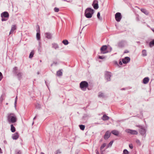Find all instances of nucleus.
Here are the masks:
<instances>
[{
    "label": "nucleus",
    "mask_w": 154,
    "mask_h": 154,
    "mask_svg": "<svg viewBox=\"0 0 154 154\" xmlns=\"http://www.w3.org/2000/svg\"><path fill=\"white\" fill-rule=\"evenodd\" d=\"M12 72L15 76L17 77L19 80H21L22 78L23 74L20 70L18 69L17 67H15L13 68Z\"/></svg>",
    "instance_id": "nucleus-1"
},
{
    "label": "nucleus",
    "mask_w": 154,
    "mask_h": 154,
    "mask_svg": "<svg viewBox=\"0 0 154 154\" xmlns=\"http://www.w3.org/2000/svg\"><path fill=\"white\" fill-rule=\"evenodd\" d=\"M94 12V10L91 8H87L85 11V16L88 18H90L92 17L93 14Z\"/></svg>",
    "instance_id": "nucleus-2"
},
{
    "label": "nucleus",
    "mask_w": 154,
    "mask_h": 154,
    "mask_svg": "<svg viewBox=\"0 0 154 154\" xmlns=\"http://www.w3.org/2000/svg\"><path fill=\"white\" fill-rule=\"evenodd\" d=\"M8 122L10 123H14L16 122L17 119L13 113L10 114L8 116Z\"/></svg>",
    "instance_id": "nucleus-3"
},
{
    "label": "nucleus",
    "mask_w": 154,
    "mask_h": 154,
    "mask_svg": "<svg viewBox=\"0 0 154 154\" xmlns=\"http://www.w3.org/2000/svg\"><path fill=\"white\" fill-rule=\"evenodd\" d=\"M88 86V84L87 82L85 81H83L80 84V87L81 89L84 91H85Z\"/></svg>",
    "instance_id": "nucleus-4"
},
{
    "label": "nucleus",
    "mask_w": 154,
    "mask_h": 154,
    "mask_svg": "<svg viewBox=\"0 0 154 154\" xmlns=\"http://www.w3.org/2000/svg\"><path fill=\"white\" fill-rule=\"evenodd\" d=\"M122 18V16L121 13L117 12L115 15V18L117 22H120Z\"/></svg>",
    "instance_id": "nucleus-5"
},
{
    "label": "nucleus",
    "mask_w": 154,
    "mask_h": 154,
    "mask_svg": "<svg viewBox=\"0 0 154 154\" xmlns=\"http://www.w3.org/2000/svg\"><path fill=\"white\" fill-rule=\"evenodd\" d=\"M126 132L133 135H137L138 134L136 131L131 129H126Z\"/></svg>",
    "instance_id": "nucleus-6"
},
{
    "label": "nucleus",
    "mask_w": 154,
    "mask_h": 154,
    "mask_svg": "<svg viewBox=\"0 0 154 154\" xmlns=\"http://www.w3.org/2000/svg\"><path fill=\"white\" fill-rule=\"evenodd\" d=\"M111 76V73L108 72H106L105 73V79L107 81H110L111 80L110 77Z\"/></svg>",
    "instance_id": "nucleus-7"
},
{
    "label": "nucleus",
    "mask_w": 154,
    "mask_h": 154,
    "mask_svg": "<svg viewBox=\"0 0 154 154\" xmlns=\"http://www.w3.org/2000/svg\"><path fill=\"white\" fill-rule=\"evenodd\" d=\"M92 5L94 9H97L99 8L98 1L97 0H94Z\"/></svg>",
    "instance_id": "nucleus-8"
},
{
    "label": "nucleus",
    "mask_w": 154,
    "mask_h": 154,
    "mask_svg": "<svg viewBox=\"0 0 154 154\" xmlns=\"http://www.w3.org/2000/svg\"><path fill=\"white\" fill-rule=\"evenodd\" d=\"M125 42L124 41H121L118 42L117 46L119 48H122L124 47Z\"/></svg>",
    "instance_id": "nucleus-9"
},
{
    "label": "nucleus",
    "mask_w": 154,
    "mask_h": 154,
    "mask_svg": "<svg viewBox=\"0 0 154 154\" xmlns=\"http://www.w3.org/2000/svg\"><path fill=\"white\" fill-rule=\"evenodd\" d=\"M37 33H36V37L37 40H39L40 39V34L39 27L38 26V28L36 30Z\"/></svg>",
    "instance_id": "nucleus-10"
},
{
    "label": "nucleus",
    "mask_w": 154,
    "mask_h": 154,
    "mask_svg": "<svg viewBox=\"0 0 154 154\" xmlns=\"http://www.w3.org/2000/svg\"><path fill=\"white\" fill-rule=\"evenodd\" d=\"M107 48V47L106 45H103L100 48V51L101 53L104 54L107 53L108 52H105Z\"/></svg>",
    "instance_id": "nucleus-11"
},
{
    "label": "nucleus",
    "mask_w": 154,
    "mask_h": 154,
    "mask_svg": "<svg viewBox=\"0 0 154 154\" xmlns=\"http://www.w3.org/2000/svg\"><path fill=\"white\" fill-rule=\"evenodd\" d=\"M9 17V14L7 11H5L1 14V17H4L5 18H8Z\"/></svg>",
    "instance_id": "nucleus-12"
},
{
    "label": "nucleus",
    "mask_w": 154,
    "mask_h": 154,
    "mask_svg": "<svg viewBox=\"0 0 154 154\" xmlns=\"http://www.w3.org/2000/svg\"><path fill=\"white\" fill-rule=\"evenodd\" d=\"M139 131L140 134L142 136L146 134V130L144 127L141 128V129H140Z\"/></svg>",
    "instance_id": "nucleus-13"
},
{
    "label": "nucleus",
    "mask_w": 154,
    "mask_h": 154,
    "mask_svg": "<svg viewBox=\"0 0 154 154\" xmlns=\"http://www.w3.org/2000/svg\"><path fill=\"white\" fill-rule=\"evenodd\" d=\"M110 133L108 131L106 132L104 135V139L105 140L108 139L110 136Z\"/></svg>",
    "instance_id": "nucleus-14"
},
{
    "label": "nucleus",
    "mask_w": 154,
    "mask_h": 154,
    "mask_svg": "<svg viewBox=\"0 0 154 154\" xmlns=\"http://www.w3.org/2000/svg\"><path fill=\"white\" fill-rule=\"evenodd\" d=\"M19 137V135L18 132H16L12 135V138L14 140L17 139Z\"/></svg>",
    "instance_id": "nucleus-15"
},
{
    "label": "nucleus",
    "mask_w": 154,
    "mask_h": 154,
    "mask_svg": "<svg viewBox=\"0 0 154 154\" xmlns=\"http://www.w3.org/2000/svg\"><path fill=\"white\" fill-rule=\"evenodd\" d=\"M16 26L15 25H13L12 26L11 30H10L9 34H11L13 33L14 31L16 29Z\"/></svg>",
    "instance_id": "nucleus-16"
},
{
    "label": "nucleus",
    "mask_w": 154,
    "mask_h": 154,
    "mask_svg": "<svg viewBox=\"0 0 154 154\" xmlns=\"http://www.w3.org/2000/svg\"><path fill=\"white\" fill-rule=\"evenodd\" d=\"M45 37L48 39H50L52 37V34L49 32L45 33Z\"/></svg>",
    "instance_id": "nucleus-17"
},
{
    "label": "nucleus",
    "mask_w": 154,
    "mask_h": 154,
    "mask_svg": "<svg viewBox=\"0 0 154 154\" xmlns=\"http://www.w3.org/2000/svg\"><path fill=\"white\" fill-rule=\"evenodd\" d=\"M149 78L148 77L144 78L143 80V83L145 84H147L149 81Z\"/></svg>",
    "instance_id": "nucleus-18"
},
{
    "label": "nucleus",
    "mask_w": 154,
    "mask_h": 154,
    "mask_svg": "<svg viewBox=\"0 0 154 154\" xmlns=\"http://www.w3.org/2000/svg\"><path fill=\"white\" fill-rule=\"evenodd\" d=\"M101 119L103 121H105L108 120L109 119V118L106 114H104L103 116Z\"/></svg>",
    "instance_id": "nucleus-19"
},
{
    "label": "nucleus",
    "mask_w": 154,
    "mask_h": 154,
    "mask_svg": "<svg viewBox=\"0 0 154 154\" xmlns=\"http://www.w3.org/2000/svg\"><path fill=\"white\" fill-rule=\"evenodd\" d=\"M98 97L99 98H103L105 97V95L104 93L100 92L98 93Z\"/></svg>",
    "instance_id": "nucleus-20"
},
{
    "label": "nucleus",
    "mask_w": 154,
    "mask_h": 154,
    "mask_svg": "<svg viewBox=\"0 0 154 154\" xmlns=\"http://www.w3.org/2000/svg\"><path fill=\"white\" fill-rule=\"evenodd\" d=\"M62 69H60L57 71V75L58 76H62L63 75V73L62 71Z\"/></svg>",
    "instance_id": "nucleus-21"
},
{
    "label": "nucleus",
    "mask_w": 154,
    "mask_h": 154,
    "mask_svg": "<svg viewBox=\"0 0 154 154\" xmlns=\"http://www.w3.org/2000/svg\"><path fill=\"white\" fill-rule=\"evenodd\" d=\"M141 11L146 15H148L149 14L148 12L146 9L142 8L141 9Z\"/></svg>",
    "instance_id": "nucleus-22"
},
{
    "label": "nucleus",
    "mask_w": 154,
    "mask_h": 154,
    "mask_svg": "<svg viewBox=\"0 0 154 154\" xmlns=\"http://www.w3.org/2000/svg\"><path fill=\"white\" fill-rule=\"evenodd\" d=\"M111 133L112 134L116 136H118L119 134V132L116 130H113L112 131Z\"/></svg>",
    "instance_id": "nucleus-23"
},
{
    "label": "nucleus",
    "mask_w": 154,
    "mask_h": 154,
    "mask_svg": "<svg viewBox=\"0 0 154 154\" xmlns=\"http://www.w3.org/2000/svg\"><path fill=\"white\" fill-rule=\"evenodd\" d=\"M149 45L150 47H152L154 46V39L150 42L149 44Z\"/></svg>",
    "instance_id": "nucleus-24"
},
{
    "label": "nucleus",
    "mask_w": 154,
    "mask_h": 154,
    "mask_svg": "<svg viewBox=\"0 0 154 154\" xmlns=\"http://www.w3.org/2000/svg\"><path fill=\"white\" fill-rule=\"evenodd\" d=\"M11 130L12 132H14L15 131V128L13 126V124H11Z\"/></svg>",
    "instance_id": "nucleus-25"
},
{
    "label": "nucleus",
    "mask_w": 154,
    "mask_h": 154,
    "mask_svg": "<svg viewBox=\"0 0 154 154\" xmlns=\"http://www.w3.org/2000/svg\"><path fill=\"white\" fill-rule=\"evenodd\" d=\"M35 108L37 109H40L41 108V105L40 104L37 103L35 104Z\"/></svg>",
    "instance_id": "nucleus-26"
},
{
    "label": "nucleus",
    "mask_w": 154,
    "mask_h": 154,
    "mask_svg": "<svg viewBox=\"0 0 154 154\" xmlns=\"http://www.w3.org/2000/svg\"><path fill=\"white\" fill-rule=\"evenodd\" d=\"M142 55L143 56L145 57L147 55L146 52V50H143L142 51Z\"/></svg>",
    "instance_id": "nucleus-27"
},
{
    "label": "nucleus",
    "mask_w": 154,
    "mask_h": 154,
    "mask_svg": "<svg viewBox=\"0 0 154 154\" xmlns=\"http://www.w3.org/2000/svg\"><path fill=\"white\" fill-rule=\"evenodd\" d=\"M131 59L128 57H126V64L130 62Z\"/></svg>",
    "instance_id": "nucleus-28"
},
{
    "label": "nucleus",
    "mask_w": 154,
    "mask_h": 154,
    "mask_svg": "<svg viewBox=\"0 0 154 154\" xmlns=\"http://www.w3.org/2000/svg\"><path fill=\"white\" fill-rule=\"evenodd\" d=\"M62 43L65 45H67L69 44V42L67 40H63Z\"/></svg>",
    "instance_id": "nucleus-29"
},
{
    "label": "nucleus",
    "mask_w": 154,
    "mask_h": 154,
    "mask_svg": "<svg viewBox=\"0 0 154 154\" xmlns=\"http://www.w3.org/2000/svg\"><path fill=\"white\" fill-rule=\"evenodd\" d=\"M22 152L21 151L18 150H16L15 151V154H21Z\"/></svg>",
    "instance_id": "nucleus-30"
},
{
    "label": "nucleus",
    "mask_w": 154,
    "mask_h": 154,
    "mask_svg": "<svg viewBox=\"0 0 154 154\" xmlns=\"http://www.w3.org/2000/svg\"><path fill=\"white\" fill-rule=\"evenodd\" d=\"M34 52L33 51H32L30 53L29 55V58H32L33 56Z\"/></svg>",
    "instance_id": "nucleus-31"
},
{
    "label": "nucleus",
    "mask_w": 154,
    "mask_h": 154,
    "mask_svg": "<svg viewBox=\"0 0 154 154\" xmlns=\"http://www.w3.org/2000/svg\"><path fill=\"white\" fill-rule=\"evenodd\" d=\"M106 146V143H104L100 147V151H102L103 149Z\"/></svg>",
    "instance_id": "nucleus-32"
},
{
    "label": "nucleus",
    "mask_w": 154,
    "mask_h": 154,
    "mask_svg": "<svg viewBox=\"0 0 154 154\" xmlns=\"http://www.w3.org/2000/svg\"><path fill=\"white\" fill-rule=\"evenodd\" d=\"M113 143V141H111L110 143H109V144L107 145L106 148H108L109 147H110L112 146V143Z\"/></svg>",
    "instance_id": "nucleus-33"
},
{
    "label": "nucleus",
    "mask_w": 154,
    "mask_h": 154,
    "mask_svg": "<svg viewBox=\"0 0 154 154\" xmlns=\"http://www.w3.org/2000/svg\"><path fill=\"white\" fill-rule=\"evenodd\" d=\"M80 129L82 130H84L85 128V126L83 125H79Z\"/></svg>",
    "instance_id": "nucleus-34"
},
{
    "label": "nucleus",
    "mask_w": 154,
    "mask_h": 154,
    "mask_svg": "<svg viewBox=\"0 0 154 154\" xmlns=\"http://www.w3.org/2000/svg\"><path fill=\"white\" fill-rule=\"evenodd\" d=\"M17 96H16L15 98L14 103V107L16 108V104H17Z\"/></svg>",
    "instance_id": "nucleus-35"
},
{
    "label": "nucleus",
    "mask_w": 154,
    "mask_h": 154,
    "mask_svg": "<svg viewBox=\"0 0 154 154\" xmlns=\"http://www.w3.org/2000/svg\"><path fill=\"white\" fill-rule=\"evenodd\" d=\"M54 10L55 12H58L59 11V10L58 8L56 7H55L54 8Z\"/></svg>",
    "instance_id": "nucleus-36"
},
{
    "label": "nucleus",
    "mask_w": 154,
    "mask_h": 154,
    "mask_svg": "<svg viewBox=\"0 0 154 154\" xmlns=\"http://www.w3.org/2000/svg\"><path fill=\"white\" fill-rule=\"evenodd\" d=\"M55 49H56L57 48H59V47L58 46V45L57 44H54L53 45Z\"/></svg>",
    "instance_id": "nucleus-37"
},
{
    "label": "nucleus",
    "mask_w": 154,
    "mask_h": 154,
    "mask_svg": "<svg viewBox=\"0 0 154 154\" xmlns=\"http://www.w3.org/2000/svg\"><path fill=\"white\" fill-rule=\"evenodd\" d=\"M8 19H7V18H5L3 17H2L1 20L2 21H6Z\"/></svg>",
    "instance_id": "nucleus-38"
},
{
    "label": "nucleus",
    "mask_w": 154,
    "mask_h": 154,
    "mask_svg": "<svg viewBox=\"0 0 154 154\" xmlns=\"http://www.w3.org/2000/svg\"><path fill=\"white\" fill-rule=\"evenodd\" d=\"M3 78V75L2 73L0 72V81L2 80Z\"/></svg>",
    "instance_id": "nucleus-39"
},
{
    "label": "nucleus",
    "mask_w": 154,
    "mask_h": 154,
    "mask_svg": "<svg viewBox=\"0 0 154 154\" xmlns=\"http://www.w3.org/2000/svg\"><path fill=\"white\" fill-rule=\"evenodd\" d=\"M129 148L131 149H132L133 147V145L131 143L129 145Z\"/></svg>",
    "instance_id": "nucleus-40"
},
{
    "label": "nucleus",
    "mask_w": 154,
    "mask_h": 154,
    "mask_svg": "<svg viewBox=\"0 0 154 154\" xmlns=\"http://www.w3.org/2000/svg\"><path fill=\"white\" fill-rule=\"evenodd\" d=\"M97 18L99 19H100V13L99 12H98L97 13Z\"/></svg>",
    "instance_id": "nucleus-41"
},
{
    "label": "nucleus",
    "mask_w": 154,
    "mask_h": 154,
    "mask_svg": "<svg viewBox=\"0 0 154 154\" xmlns=\"http://www.w3.org/2000/svg\"><path fill=\"white\" fill-rule=\"evenodd\" d=\"M61 153V152L60 151L59 149H58L56 151V154H60Z\"/></svg>",
    "instance_id": "nucleus-42"
},
{
    "label": "nucleus",
    "mask_w": 154,
    "mask_h": 154,
    "mask_svg": "<svg viewBox=\"0 0 154 154\" xmlns=\"http://www.w3.org/2000/svg\"><path fill=\"white\" fill-rule=\"evenodd\" d=\"M105 58V57L104 56H99V58L100 59H104Z\"/></svg>",
    "instance_id": "nucleus-43"
},
{
    "label": "nucleus",
    "mask_w": 154,
    "mask_h": 154,
    "mask_svg": "<svg viewBox=\"0 0 154 154\" xmlns=\"http://www.w3.org/2000/svg\"><path fill=\"white\" fill-rule=\"evenodd\" d=\"M136 126L139 128L140 129H141V128H143V126L141 125H137Z\"/></svg>",
    "instance_id": "nucleus-44"
},
{
    "label": "nucleus",
    "mask_w": 154,
    "mask_h": 154,
    "mask_svg": "<svg viewBox=\"0 0 154 154\" xmlns=\"http://www.w3.org/2000/svg\"><path fill=\"white\" fill-rule=\"evenodd\" d=\"M122 61L124 64H125V57L122 59Z\"/></svg>",
    "instance_id": "nucleus-45"
},
{
    "label": "nucleus",
    "mask_w": 154,
    "mask_h": 154,
    "mask_svg": "<svg viewBox=\"0 0 154 154\" xmlns=\"http://www.w3.org/2000/svg\"><path fill=\"white\" fill-rule=\"evenodd\" d=\"M119 63L120 65H122V61L121 60V59H120L119 60Z\"/></svg>",
    "instance_id": "nucleus-46"
},
{
    "label": "nucleus",
    "mask_w": 154,
    "mask_h": 154,
    "mask_svg": "<svg viewBox=\"0 0 154 154\" xmlns=\"http://www.w3.org/2000/svg\"><path fill=\"white\" fill-rule=\"evenodd\" d=\"M63 1H65V2H70V3L72 2V1H67V0H63Z\"/></svg>",
    "instance_id": "nucleus-47"
},
{
    "label": "nucleus",
    "mask_w": 154,
    "mask_h": 154,
    "mask_svg": "<svg viewBox=\"0 0 154 154\" xmlns=\"http://www.w3.org/2000/svg\"><path fill=\"white\" fill-rule=\"evenodd\" d=\"M63 1H65V2H70V3L72 2V1H67V0H63Z\"/></svg>",
    "instance_id": "nucleus-48"
},
{
    "label": "nucleus",
    "mask_w": 154,
    "mask_h": 154,
    "mask_svg": "<svg viewBox=\"0 0 154 154\" xmlns=\"http://www.w3.org/2000/svg\"><path fill=\"white\" fill-rule=\"evenodd\" d=\"M136 142L137 143H140V141L139 140L137 139L136 140Z\"/></svg>",
    "instance_id": "nucleus-49"
},
{
    "label": "nucleus",
    "mask_w": 154,
    "mask_h": 154,
    "mask_svg": "<svg viewBox=\"0 0 154 154\" xmlns=\"http://www.w3.org/2000/svg\"><path fill=\"white\" fill-rule=\"evenodd\" d=\"M95 152L97 154H99V153L98 151V150L97 149H96L95 150Z\"/></svg>",
    "instance_id": "nucleus-50"
},
{
    "label": "nucleus",
    "mask_w": 154,
    "mask_h": 154,
    "mask_svg": "<svg viewBox=\"0 0 154 154\" xmlns=\"http://www.w3.org/2000/svg\"><path fill=\"white\" fill-rule=\"evenodd\" d=\"M129 153V152L126 149V154H128Z\"/></svg>",
    "instance_id": "nucleus-51"
},
{
    "label": "nucleus",
    "mask_w": 154,
    "mask_h": 154,
    "mask_svg": "<svg viewBox=\"0 0 154 154\" xmlns=\"http://www.w3.org/2000/svg\"><path fill=\"white\" fill-rule=\"evenodd\" d=\"M114 63H115V64H116V65H117V66H119V65H118V62H117V61H115V62H114Z\"/></svg>",
    "instance_id": "nucleus-52"
},
{
    "label": "nucleus",
    "mask_w": 154,
    "mask_h": 154,
    "mask_svg": "<svg viewBox=\"0 0 154 154\" xmlns=\"http://www.w3.org/2000/svg\"><path fill=\"white\" fill-rule=\"evenodd\" d=\"M45 84H46V86H47L48 88H48V84H47V82H46V81H45Z\"/></svg>",
    "instance_id": "nucleus-53"
},
{
    "label": "nucleus",
    "mask_w": 154,
    "mask_h": 154,
    "mask_svg": "<svg viewBox=\"0 0 154 154\" xmlns=\"http://www.w3.org/2000/svg\"><path fill=\"white\" fill-rule=\"evenodd\" d=\"M129 52V51L128 50H126V53H128Z\"/></svg>",
    "instance_id": "nucleus-54"
},
{
    "label": "nucleus",
    "mask_w": 154,
    "mask_h": 154,
    "mask_svg": "<svg viewBox=\"0 0 154 154\" xmlns=\"http://www.w3.org/2000/svg\"><path fill=\"white\" fill-rule=\"evenodd\" d=\"M125 149H124L123 151V154H125Z\"/></svg>",
    "instance_id": "nucleus-55"
},
{
    "label": "nucleus",
    "mask_w": 154,
    "mask_h": 154,
    "mask_svg": "<svg viewBox=\"0 0 154 154\" xmlns=\"http://www.w3.org/2000/svg\"><path fill=\"white\" fill-rule=\"evenodd\" d=\"M37 115H36V116H35L34 118H33V120H35V119H36V117H37Z\"/></svg>",
    "instance_id": "nucleus-56"
},
{
    "label": "nucleus",
    "mask_w": 154,
    "mask_h": 154,
    "mask_svg": "<svg viewBox=\"0 0 154 154\" xmlns=\"http://www.w3.org/2000/svg\"><path fill=\"white\" fill-rule=\"evenodd\" d=\"M152 31L154 32V29H151Z\"/></svg>",
    "instance_id": "nucleus-57"
},
{
    "label": "nucleus",
    "mask_w": 154,
    "mask_h": 154,
    "mask_svg": "<svg viewBox=\"0 0 154 154\" xmlns=\"http://www.w3.org/2000/svg\"><path fill=\"white\" fill-rule=\"evenodd\" d=\"M125 89L124 88H122L121 89V90H125Z\"/></svg>",
    "instance_id": "nucleus-58"
},
{
    "label": "nucleus",
    "mask_w": 154,
    "mask_h": 154,
    "mask_svg": "<svg viewBox=\"0 0 154 154\" xmlns=\"http://www.w3.org/2000/svg\"><path fill=\"white\" fill-rule=\"evenodd\" d=\"M101 154H104L103 152V151H101Z\"/></svg>",
    "instance_id": "nucleus-59"
},
{
    "label": "nucleus",
    "mask_w": 154,
    "mask_h": 154,
    "mask_svg": "<svg viewBox=\"0 0 154 154\" xmlns=\"http://www.w3.org/2000/svg\"><path fill=\"white\" fill-rule=\"evenodd\" d=\"M37 74H38H38H39V72H37Z\"/></svg>",
    "instance_id": "nucleus-60"
},
{
    "label": "nucleus",
    "mask_w": 154,
    "mask_h": 154,
    "mask_svg": "<svg viewBox=\"0 0 154 154\" xmlns=\"http://www.w3.org/2000/svg\"><path fill=\"white\" fill-rule=\"evenodd\" d=\"M95 124H100L98 123H95Z\"/></svg>",
    "instance_id": "nucleus-61"
},
{
    "label": "nucleus",
    "mask_w": 154,
    "mask_h": 154,
    "mask_svg": "<svg viewBox=\"0 0 154 154\" xmlns=\"http://www.w3.org/2000/svg\"><path fill=\"white\" fill-rule=\"evenodd\" d=\"M41 154H45L44 153L42 152Z\"/></svg>",
    "instance_id": "nucleus-62"
},
{
    "label": "nucleus",
    "mask_w": 154,
    "mask_h": 154,
    "mask_svg": "<svg viewBox=\"0 0 154 154\" xmlns=\"http://www.w3.org/2000/svg\"><path fill=\"white\" fill-rule=\"evenodd\" d=\"M137 19L138 20H139V19H138V17H137Z\"/></svg>",
    "instance_id": "nucleus-63"
},
{
    "label": "nucleus",
    "mask_w": 154,
    "mask_h": 154,
    "mask_svg": "<svg viewBox=\"0 0 154 154\" xmlns=\"http://www.w3.org/2000/svg\"><path fill=\"white\" fill-rule=\"evenodd\" d=\"M123 53L124 54L125 53V51H124Z\"/></svg>",
    "instance_id": "nucleus-64"
}]
</instances>
